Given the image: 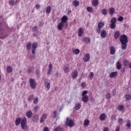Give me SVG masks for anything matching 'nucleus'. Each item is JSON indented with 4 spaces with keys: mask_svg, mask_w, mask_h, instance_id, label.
Listing matches in <instances>:
<instances>
[{
    "mask_svg": "<svg viewBox=\"0 0 131 131\" xmlns=\"http://www.w3.org/2000/svg\"><path fill=\"white\" fill-rule=\"evenodd\" d=\"M118 20L120 21V22H121L122 21H123V17L122 16H119Z\"/></svg>",
    "mask_w": 131,
    "mask_h": 131,
    "instance_id": "53",
    "label": "nucleus"
},
{
    "mask_svg": "<svg viewBox=\"0 0 131 131\" xmlns=\"http://www.w3.org/2000/svg\"><path fill=\"white\" fill-rule=\"evenodd\" d=\"M38 119V117L37 116H35L33 118V121H36Z\"/></svg>",
    "mask_w": 131,
    "mask_h": 131,
    "instance_id": "56",
    "label": "nucleus"
},
{
    "mask_svg": "<svg viewBox=\"0 0 131 131\" xmlns=\"http://www.w3.org/2000/svg\"><path fill=\"white\" fill-rule=\"evenodd\" d=\"M29 82L30 88H31L33 90H34V89L36 88V82H35V80H34V79L30 78L29 80Z\"/></svg>",
    "mask_w": 131,
    "mask_h": 131,
    "instance_id": "4",
    "label": "nucleus"
},
{
    "mask_svg": "<svg viewBox=\"0 0 131 131\" xmlns=\"http://www.w3.org/2000/svg\"><path fill=\"white\" fill-rule=\"evenodd\" d=\"M54 131H63V128L61 127H57L54 130Z\"/></svg>",
    "mask_w": 131,
    "mask_h": 131,
    "instance_id": "42",
    "label": "nucleus"
},
{
    "mask_svg": "<svg viewBox=\"0 0 131 131\" xmlns=\"http://www.w3.org/2000/svg\"><path fill=\"white\" fill-rule=\"evenodd\" d=\"M74 108L75 110H79L81 108V104L80 103L75 104Z\"/></svg>",
    "mask_w": 131,
    "mask_h": 131,
    "instance_id": "18",
    "label": "nucleus"
},
{
    "mask_svg": "<svg viewBox=\"0 0 131 131\" xmlns=\"http://www.w3.org/2000/svg\"><path fill=\"white\" fill-rule=\"evenodd\" d=\"M124 108V106H123V105H120L118 106L117 109L118 110H119V111H122Z\"/></svg>",
    "mask_w": 131,
    "mask_h": 131,
    "instance_id": "38",
    "label": "nucleus"
},
{
    "mask_svg": "<svg viewBox=\"0 0 131 131\" xmlns=\"http://www.w3.org/2000/svg\"><path fill=\"white\" fill-rule=\"evenodd\" d=\"M83 34V31L82 30V28H80L78 30V36L80 37Z\"/></svg>",
    "mask_w": 131,
    "mask_h": 131,
    "instance_id": "15",
    "label": "nucleus"
},
{
    "mask_svg": "<svg viewBox=\"0 0 131 131\" xmlns=\"http://www.w3.org/2000/svg\"><path fill=\"white\" fill-rule=\"evenodd\" d=\"M35 74L37 77H39V76H40V70L39 69H37L35 71Z\"/></svg>",
    "mask_w": 131,
    "mask_h": 131,
    "instance_id": "21",
    "label": "nucleus"
},
{
    "mask_svg": "<svg viewBox=\"0 0 131 131\" xmlns=\"http://www.w3.org/2000/svg\"><path fill=\"white\" fill-rule=\"evenodd\" d=\"M73 5L74 7H78L79 6V2L78 1H74L73 2Z\"/></svg>",
    "mask_w": 131,
    "mask_h": 131,
    "instance_id": "36",
    "label": "nucleus"
},
{
    "mask_svg": "<svg viewBox=\"0 0 131 131\" xmlns=\"http://www.w3.org/2000/svg\"><path fill=\"white\" fill-rule=\"evenodd\" d=\"M106 35H107V33L106 32L105 30H102L101 31V33H100V36L102 38H105V37H106Z\"/></svg>",
    "mask_w": 131,
    "mask_h": 131,
    "instance_id": "9",
    "label": "nucleus"
},
{
    "mask_svg": "<svg viewBox=\"0 0 131 131\" xmlns=\"http://www.w3.org/2000/svg\"><path fill=\"white\" fill-rule=\"evenodd\" d=\"M105 118H106V115H105V114H101L100 116V120H104V119H105Z\"/></svg>",
    "mask_w": 131,
    "mask_h": 131,
    "instance_id": "33",
    "label": "nucleus"
},
{
    "mask_svg": "<svg viewBox=\"0 0 131 131\" xmlns=\"http://www.w3.org/2000/svg\"><path fill=\"white\" fill-rule=\"evenodd\" d=\"M73 54H75V55H78V54L80 53V50H79V49H76L74 50V51H73Z\"/></svg>",
    "mask_w": 131,
    "mask_h": 131,
    "instance_id": "28",
    "label": "nucleus"
},
{
    "mask_svg": "<svg viewBox=\"0 0 131 131\" xmlns=\"http://www.w3.org/2000/svg\"><path fill=\"white\" fill-rule=\"evenodd\" d=\"M37 43H33L32 45V49L34 50H36V49H37Z\"/></svg>",
    "mask_w": 131,
    "mask_h": 131,
    "instance_id": "32",
    "label": "nucleus"
},
{
    "mask_svg": "<svg viewBox=\"0 0 131 131\" xmlns=\"http://www.w3.org/2000/svg\"><path fill=\"white\" fill-rule=\"evenodd\" d=\"M81 100L83 103H88L89 102V96H85L81 97Z\"/></svg>",
    "mask_w": 131,
    "mask_h": 131,
    "instance_id": "11",
    "label": "nucleus"
},
{
    "mask_svg": "<svg viewBox=\"0 0 131 131\" xmlns=\"http://www.w3.org/2000/svg\"><path fill=\"white\" fill-rule=\"evenodd\" d=\"M89 78H90L91 80H92V79L94 78V73L93 72H90V73L89 74Z\"/></svg>",
    "mask_w": 131,
    "mask_h": 131,
    "instance_id": "34",
    "label": "nucleus"
},
{
    "mask_svg": "<svg viewBox=\"0 0 131 131\" xmlns=\"http://www.w3.org/2000/svg\"><path fill=\"white\" fill-rule=\"evenodd\" d=\"M110 23L112 24H114L116 23V18L115 17H113L110 21Z\"/></svg>",
    "mask_w": 131,
    "mask_h": 131,
    "instance_id": "40",
    "label": "nucleus"
},
{
    "mask_svg": "<svg viewBox=\"0 0 131 131\" xmlns=\"http://www.w3.org/2000/svg\"><path fill=\"white\" fill-rule=\"evenodd\" d=\"M123 65L125 67H126L128 65V61L127 60H124L123 61Z\"/></svg>",
    "mask_w": 131,
    "mask_h": 131,
    "instance_id": "44",
    "label": "nucleus"
},
{
    "mask_svg": "<svg viewBox=\"0 0 131 131\" xmlns=\"http://www.w3.org/2000/svg\"><path fill=\"white\" fill-rule=\"evenodd\" d=\"M126 126H127V128H129L130 127H131V123H130V121L129 120H128L127 121Z\"/></svg>",
    "mask_w": 131,
    "mask_h": 131,
    "instance_id": "35",
    "label": "nucleus"
},
{
    "mask_svg": "<svg viewBox=\"0 0 131 131\" xmlns=\"http://www.w3.org/2000/svg\"><path fill=\"white\" fill-rule=\"evenodd\" d=\"M115 13V9L113 7L110 8L109 14L110 15H113Z\"/></svg>",
    "mask_w": 131,
    "mask_h": 131,
    "instance_id": "16",
    "label": "nucleus"
},
{
    "mask_svg": "<svg viewBox=\"0 0 131 131\" xmlns=\"http://www.w3.org/2000/svg\"><path fill=\"white\" fill-rule=\"evenodd\" d=\"M63 26H64V23L60 22L57 25V29L58 30H62V28H63Z\"/></svg>",
    "mask_w": 131,
    "mask_h": 131,
    "instance_id": "14",
    "label": "nucleus"
},
{
    "mask_svg": "<svg viewBox=\"0 0 131 131\" xmlns=\"http://www.w3.org/2000/svg\"><path fill=\"white\" fill-rule=\"evenodd\" d=\"M84 62H89L90 61V54L89 53L86 54L83 58Z\"/></svg>",
    "mask_w": 131,
    "mask_h": 131,
    "instance_id": "7",
    "label": "nucleus"
},
{
    "mask_svg": "<svg viewBox=\"0 0 131 131\" xmlns=\"http://www.w3.org/2000/svg\"><path fill=\"white\" fill-rule=\"evenodd\" d=\"M35 8L36 9H39L40 8V5H38V4H37L35 5Z\"/></svg>",
    "mask_w": 131,
    "mask_h": 131,
    "instance_id": "64",
    "label": "nucleus"
},
{
    "mask_svg": "<svg viewBox=\"0 0 131 131\" xmlns=\"http://www.w3.org/2000/svg\"><path fill=\"white\" fill-rule=\"evenodd\" d=\"M66 125L69 126V127H73V126H74V122L72 120H69V119L67 118L66 122Z\"/></svg>",
    "mask_w": 131,
    "mask_h": 131,
    "instance_id": "5",
    "label": "nucleus"
},
{
    "mask_svg": "<svg viewBox=\"0 0 131 131\" xmlns=\"http://www.w3.org/2000/svg\"><path fill=\"white\" fill-rule=\"evenodd\" d=\"M9 4L10 6H14L15 5V1L14 0H10L9 1Z\"/></svg>",
    "mask_w": 131,
    "mask_h": 131,
    "instance_id": "48",
    "label": "nucleus"
},
{
    "mask_svg": "<svg viewBox=\"0 0 131 131\" xmlns=\"http://www.w3.org/2000/svg\"><path fill=\"white\" fill-rule=\"evenodd\" d=\"M72 78L75 79L76 78V77H77V76H78V72L77 70H75L72 72Z\"/></svg>",
    "mask_w": 131,
    "mask_h": 131,
    "instance_id": "6",
    "label": "nucleus"
},
{
    "mask_svg": "<svg viewBox=\"0 0 131 131\" xmlns=\"http://www.w3.org/2000/svg\"><path fill=\"white\" fill-rule=\"evenodd\" d=\"M7 71L8 73H11L13 71V68H12L11 66H8L7 67Z\"/></svg>",
    "mask_w": 131,
    "mask_h": 131,
    "instance_id": "22",
    "label": "nucleus"
},
{
    "mask_svg": "<svg viewBox=\"0 0 131 131\" xmlns=\"http://www.w3.org/2000/svg\"><path fill=\"white\" fill-rule=\"evenodd\" d=\"M116 27V25L115 24H112L111 23L110 25V28L111 29H115V28Z\"/></svg>",
    "mask_w": 131,
    "mask_h": 131,
    "instance_id": "39",
    "label": "nucleus"
},
{
    "mask_svg": "<svg viewBox=\"0 0 131 131\" xmlns=\"http://www.w3.org/2000/svg\"><path fill=\"white\" fill-rule=\"evenodd\" d=\"M99 5V1L98 0H94L92 2V6L94 7H97Z\"/></svg>",
    "mask_w": 131,
    "mask_h": 131,
    "instance_id": "24",
    "label": "nucleus"
},
{
    "mask_svg": "<svg viewBox=\"0 0 131 131\" xmlns=\"http://www.w3.org/2000/svg\"><path fill=\"white\" fill-rule=\"evenodd\" d=\"M84 42H85V43H90V42H91V38H85L84 39Z\"/></svg>",
    "mask_w": 131,
    "mask_h": 131,
    "instance_id": "29",
    "label": "nucleus"
},
{
    "mask_svg": "<svg viewBox=\"0 0 131 131\" xmlns=\"http://www.w3.org/2000/svg\"><path fill=\"white\" fill-rule=\"evenodd\" d=\"M110 54L111 55H114L115 54V47L114 46L110 47Z\"/></svg>",
    "mask_w": 131,
    "mask_h": 131,
    "instance_id": "13",
    "label": "nucleus"
},
{
    "mask_svg": "<svg viewBox=\"0 0 131 131\" xmlns=\"http://www.w3.org/2000/svg\"><path fill=\"white\" fill-rule=\"evenodd\" d=\"M63 70L65 73H67V72H69V67L68 66H65L63 67Z\"/></svg>",
    "mask_w": 131,
    "mask_h": 131,
    "instance_id": "25",
    "label": "nucleus"
},
{
    "mask_svg": "<svg viewBox=\"0 0 131 131\" xmlns=\"http://www.w3.org/2000/svg\"><path fill=\"white\" fill-rule=\"evenodd\" d=\"M45 120H45V119L41 118L40 120V123H42V122H43L45 121Z\"/></svg>",
    "mask_w": 131,
    "mask_h": 131,
    "instance_id": "63",
    "label": "nucleus"
},
{
    "mask_svg": "<svg viewBox=\"0 0 131 131\" xmlns=\"http://www.w3.org/2000/svg\"><path fill=\"white\" fill-rule=\"evenodd\" d=\"M111 119L113 121L114 120H116V116H115V115L112 116Z\"/></svg>",
    "mask_w": 131,
    "mask_h": 131,
    "instance_id": "52",
    "label": "nucleus"
},
{
    "mask_svg": "<svg viewBox=\"0 0 131 131\" xmlns=\"http://www.w3.org/2000/svg\"><path fill=\"white\" fill-rule=\"evenodd\" d=\"M125 98L126 99V101H129L131 99V95L130 94H126L125 96Z\"/></svg>",
    "mask_w": 131,
    "mask_h": 131,
    "instance_id": "30",
    "label": "nucleus"
},
{
    "mask_svg": "<svg viewBox=\"0 0 131 131\" xmlns=\"http://www.w3.org/2000/svg\"><path fill=\"white\" fill-rule=\"evenodd\" d=\"M34 69V68L31 67L28 69V73H32L33 70Z\"/></svg>",
    "mask_w": 131,
    "mask_h": 131,
    "instance_id": "31",
    "label": "nucleus"
},
{
    "mask_svg": "<svg viewBox=\"0 0 131 131\" xmlns=\"http://www.w3.org/2000/svg\"><path fill=\"white\" fill-rule=\"evenodd\" d=\"M88 94V91H84L82 93V97L85 96H88L86 95Z\"/></svg>",
    "mask_w": 131,
    "mask_h": 131,
    "instance_id": "46",
    "label": "nucleus"
},
{
    "mask_svg": "<svg viewBox=\"0 0 131 131\" xmlns=\"http://www.w3.org/2000/svg\"><path fill=\"white\" fill-rule=\"evenodd\" d=\"M83 124L84 126H89L90 125V120L89 119H86L84 120Z\"/></svg>",
    "mask_w": 131,
    "mask_h": 131,
    "instance_id": "17",
    "label": "nucleus"
},
{
    "mask_svg": "<svg viewBox=\"0 0 131 131\" xmlns=\"http://www.w3.org/2000/svg\"><path fill=\"white\" fill-rule=\"evenodd\" d=\"M106 98L107 99H111V94H110V93H107L106 95Z\"/></svg>",
    "mask_w": 131,
    "mask_h": 131,
    "instance_id": "57",
    "label": "nucleus"
},
{
    "mask_svg": "<svg viewBox=\"0 0 131 131\" xmlns=\"http://www.w3.org/2000/svg\"><path fill=\"white\" fill-rule=\"evenodd\" d=\"M26 48H27V50H28V51H29V50H30V49H31V42L29 41L27 43Z\"/></svg>",
    "mask_w": 131,
    "mask_h": 131,
    "instance_id": "20",
    "label": "nucleus"
},
{
    "mask_svg": "<svg viewBox=\"0 0 131 131\" xmlns=\"http://www.w3.org/2000/svg\"><path fill=\"white\" fill-rule=\"evenodd\" d=\"M4 32L3 31V28H2V23H0V38L1 39H5V38H7L8 36H9V35L6 33L3 35Z\"/></svg>",
    "mask_w": 131,
    "mask_h": 131,
    "instance_id": "3",
    "label": "nucleus"
},
{
    "mask_svg": "<svg viewBox=\"0 0 131 131\" xmlns=\"http://www.w3.org/2000/svg\"><path fill=\"white\" fill-rule=\"evenodd\" d=\"M32 31H34V32L37 31V26H34L32 28Z\"/></svg>",
    "mask_w": 131,
    "mask_h": 131,
    "instance_id": "51",
    "label": "nucleus"
},
{
    "mask_svg": "<svg viewBox=\"0 0 131 131\" xmlns=\"http://www.w3.org/2000/svg\"><path fill=\"white\" fill-rule=\"evenodd\" d=\"M120 128V125H118L116 128L115 131H119Z\"/></svg>",
    "mask_w": 131,
    "mask_h": 131,
    "instance_id": "54",
    "label": "nucleus"
},
{
    "mask_svg": "<svg viewBox=\"0 0 131 131\" xmlns=\"http://www.w3.org/2000/svg\"><path fill=\"white\" fill-rule=\"evenodd\" d=\"M61 21L62 23H66L68 21V17L66 15H63L61 18Z\"/></svg>",
    "mask_w": 131,
    "mask_h": 131,
    "instance_id": "10",
    "label": "nucleus"
},
{
    "mask_svg": "<svg viewBox=\"0 0 131 131\" xmlns=\"http://www.w3.org/2000/svg\"><path fill=\"white\" fill-rule=\"evenodd\" d=\"M43 131H50L48 127H44Z\"/></svg>",
    "mask_w": 131,
    "mask_h": 131,
    "instance_id": "59",
    "label": "nucleus"
},
{
    "mask_svg": "<svg viewBox=\"0 0 131 131\" xmlns=\"http://www.w3.org/2000/svg\"><path fill=\"white\" fill-rule=\"evenodd\" d=\"M27 119L26 117H24L23 118L18 117L16 119L15 121V124L16 126L19 125L20 123V126L21 129H27L28 128V126L27 124Z\"/></svg>",
    "mask_w": 131,
    "mask_h": 131,
    "instance_id": "1",
    "label": "nucleus"
},
{
    "mask_svg": "<svg viewBox=\"0 0 131 131\" xmlns=\"http://www.w3.org/2000/svg\"><path fill=\"white\" fill-rule=\"evenodd\" d=\"M27 117L28 118H31V116H32V112L31 111H29L26 113Z\"/></svg>",
    "mask_w": 131,
    "mask_h": 131,
    "instance_id": "19",
    "label": "nucleus"
},
{
    "mask_svg": "<svg viewBox=\"0 0 131 131\" xmlns=\"http://www.w3.org/2000/svg\"><path fill=\"white\" fill-rule=\"evenodd\" d=\"M116 68L118 70H120V69H121V63H120V62L118 61L117 62Z\"/></svg>",
    "mask_w": 131,
    "mask_h": 131,
    "instance_id": "23",
    "label": "nucleus"
},
{
    "mask_svg": "<svg viewBox=\"0 0 131 131\" xmlns=\"http://www.w3.org/2000/svg\"><path fill=\"white\" fill-rule=\"evenodd\" d=\"M53 118H57V116H58V114L57 113V111H55L54 112H53Z\"/></svg>",
    "mask_w": 131,
    "mask_h": 131,
    "instance_id": "47",
    "label": "nucleus"
},
{
    "mask_svg": "<svg viewBox=\"0 0 131 131\" xmlns=\"http://www.w3.org/2000/svg\"><path fill=\"white\" fill-rule=\"evenodd\" d=\"M125 72V67H123L122 68V70H121V72L122 73H124V72Z\"/></svg>",
    "mask_w": 131,
    "mask_h": 131,
    "instance_id": "61",
    "label": "nucleus"
},
{
    "mask_svg": "<svg viewBox=\"0 0 131 131\" xmlns=\"http://www.w3.org/2000/svg\"><path fill=\"white\" fill-rule=\"evenodd\" d=\"M47 117H48V115H47V114H44L42 115L41 118L46 120V119H47Z\"/></svg>",
    "mask_w": 131,
    "mask_h": 131,
    "instance_id": "50",
    "label": "nucleus"
},
{
    "mask_svg": "<svg viewBox=\"0 0 131 131\" xmlns=\"http://www.w3.org/2000/svg\"><path fill=\"white\" fill-rule=\"evenodd\" d=\"M33 99H34V95H32L31 96H30L28 97V101H29V102H31V101H32V100H33Z\"/></svg>",
    "mask_w": 131,
    "mask_h": 131,
    "instance_id": "37",
    "label": "nucleus"
},
{
    "mask_svg": "<svg viewBox=\"0 0 131 131\" xmlns=\"http://www.w3.org/2000/svg\"><path fill=\"white\" fill-rule=\"evenodd\" d=\"M44 85L47 89V91H49L51 89V84L50 82H48V81L46 80L45 81Z\"/></svg>",
    "mask_w": 131,
    "mask_h": 131,
    "instance_id": "8",
    "label": "nucleus"
},
{
    "mask_svg": "<svg viewBox=\"0 0 131 131\" xmlns=\"http://www.w3.org/2000/svg\"><path fill=\"white\" fill-rule=\"evenodd\" d=\"M46 14H50V13H51V11H52V9L50 6H48L46 8Z\"/></svg>",
    "mask_w": 131,
    "mask_h": 131,
    "instance_id": "27",
    "label": "nucleus"
},
{
    "mask_svg": "<svg viewBox=\"0 0 131 131\" xmlns=\"http://www.w3.org/2000/svg\"><path fill=\"white\" fill-rule=\"evenodd\" d=\"M122 121H123V119L122 118L119 119L118 122L119 124H121V123L122 122Z\"/></svg>",
    "mask_w": 131,
    "mask_h": 131,
    "instance_id": "55",
    "label": "nucleus"
},
{
    "mask_svg": "<svg viewBox=\"0 0 131 131\" xmlns=\"http://www.w3.org/2000/svg\"><path fill=\"white\" fill-rule=\"evenodd\" d=\"M53 68V64L52 63L49 64V69H51Z\"/></svg>",
    "mask_w": 131,
    "mask_h": 131,
    "instance_id": "62",
    "label": "nucleus"
},
{
    "mask_svg": "<svg viewBox=\"0 0 131 131\" xmlns=\"http://www.w3.org/2000/svg\"><path fill=\"white\" fill-rule=\"evenodd\" d=\"M117 72H113L110 74V77H111V78H113L116 77V76H117Z\"/></svg>",
    "mask_w": 131,
    "mask_h": 131,
    "instance_id": "12",
    "label": "nucleus"
},
{
    "mask_svg": "<svg viewBox=\"0 0 131 131\" xmlns=\"http://www.w3.org/2000/svg\"><path fill=\"white\" fill-rule=\"evenodd\" d=\"M104 24H103V23H99L98 24V27L99 28H103V27H104Z\"/></svg>",
    "mask_w": 131,
    "mask_h": 131,
    "instance_id": "41",
    "label": "nucleus"
},
{
    "mask_svg": "<svg viewBox=\"0 0 131 131\" xmlns=\"http://www.w3.org/2000/svg\"><path fill=\"white\" fill-rule=\"evenodd\" d=\"M120 33L119 31H116L115 33H114V37L115 38V39H117V38H118V37H119V35H120Z\"/></svg>",
    "mask_w": 131,
    "mask_h": 131,
    "instance_id": "26",
    "label": "nucleus"
},
{
    "mask_svg": "<svg viewBox=\"0 0 131 131\" xmlns=\"http://www.w3.org/2000/svg\"><path fill=\"white\" fill-rule=\"evenodd\" d=\"M96 32H97V33H100V32H101V28L98 27L96 30Z\"/></svg>",
    "mask_w": 131,
    "mask_h": 131,
    "instance_id": "58",
    "label": "nucleus"
},
{
    "mask_svg": "<svg viewBox=\"0 0 131 131\" xmlns=\"http://www.w3.org/2000/svg\"><path fill=\"white\" fill-rule=\"evenodd\" d=\"M107 13H108V11H107V9H103L102 11V15H107Z\"/></svg>",
    "mask_w": 131,
    "mask_h": 131,
    "instance_id": "43",
    "label": "nucleus"
},
{
    "mask_svg": "<svg viewBox=\"0 0 131 131\" xmlns=\"http://www.w3.org/2000/svg\"><path fill=\"white\" fill-rule=\"evenodd\" d=\"M81 85L82 88H85V82H82L81 84Z\"/></svg>",
    "mask_w": 131,
    "mask_h": 131,
    "instance_id": "60",
    "label": "nucleus"
},
{
    "mask_svg": "<svg viewBox=\"0 0 131 131\" xmlns=\"http://www.w3.org/2000/svg\"><path fill=\"white\" fill-rule=\"evenodd\" d=\"M86 10L88 12H89L90 13H92V12H93V8H92V7H87Z\"/></svg>",
    "mask_w": 131,
    "mask_h": 131,
    "instance_id": "49",
    "label": "nucleus"
},
{
    "mask_svg": "<svg viewBox=\"0 0 131 131\" xmlns=\"http://www.w3.org/2000/svg\"><path fill=\"white\" fill-rule=\"evenodd\" d=\"M33 104H38V98L36 97L33 101Z\"/></svg>",
    "mask_w": 131,
    "mask_h": 131,
    "instance_id": "45",
    "label": "nucleus"
},
{
    "mask_svg": "<svg viewBox=\"0 0 131 131\" xmlns=\"http://www.w3.org/2000/svg\"><path fill=\"white\" fill-rule=\"evenodd\" d=\"M120 41L121 45V49L123 51L126 50V48H127V43L128 42V38L126 35H122L120 37Z\"/></svg>",
    "mask_w": 131,
    "mask_h": 131,
    "instance_id": "2",
    "label": "nucleus"
}]
</instances>
